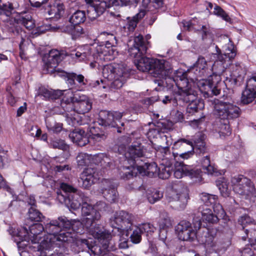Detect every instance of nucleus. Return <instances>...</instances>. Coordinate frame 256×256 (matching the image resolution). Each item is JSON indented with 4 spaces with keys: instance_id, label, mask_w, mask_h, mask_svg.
Instances as JSON below:
<instances>
[{
    "instance_id": "1",
    "label": "nucleus",
    "mask_w": 256,
    "mask_h": 256,
    "mask_svg": "<svg viewBox=\"0 0 256 256\" xmlns=\"http://www.w3.org/2000/svg\"><path fill=\"white\" fill-rule=\"evenodd\" d=\"M88 201H84L82 206V214L86 217L83 219V222L87 232L93 237L100 238V241L106 246V242L109 240L110 236L108 230H102L100 228L98 222L101 218L99 210H105L106 204L104 202H99L94 208L88 204Z\"/></svg>"
},
{
    "instance_id": "2",
    "label": "nucleus",
    "mask_w": 256,
    "mask_h": 256,
    "mask_svg": "<svg viewBox=\"0 0 256 256\" xmlns=\"http://www.w3.org/2000/svg\"><path fill=\"white\" fill-rule=\"evenodd\" d=\"M70 226V221L64 216L46 224L44 230L48 235L43 238L40 242V246L42 248L49 250L56 244V242L73 243L76 236L66 230Z\"/></svg>"
},
{
    "instance_id": "3",
    "label": "nucleus",
    "mask_w": 256,
    "mask_h": 256,
    "mask_svg": "<svg viewBox=\"0 0 256 256\" xmlns=\"http://www.w3.org/2000/svg\"><path fill=\"white\" fill-rule=\"evenodd\" d=\"M198 229L202 234H197L196 226L194 228L192 226L184 232L180 234L178 237L179 239L184 241L193 242L196 240L204 244L206 252H218L220 248L216 240V232L214 230H210L207 228L200 229L201 223L199 222L198 223Z\"/></svg>"
},
{
    "instance_id": "4",
    "label": "nucleus",
    "mask_w": 256,
    "mask_h": 256,
    "mask_svg": "<svg viewBox=\"0 0 256 256\" xmlns=\"http://www.w3.org/2000/svg\"><path fill=\"white\" fill-rule=\"evenodd\" d=\"M136 65L138 69L143 72H148L154 77L166 80L171 73L172 68L168 62L165 60L142 56L136 59Z\"/></svg>"
},
{
    "instance_id": "5",
    "label": "nucleus",
    "mask_w": 256,
    "mask_h": 256,
    "mask_svg": "<svg viewBox=\"0 0 256 256\" xmlns=\"http://www.w3.org/2000/svg\"><path fill=\"white\" fill-rule=\"evenodd\" d=\"M110 237L109 240H106V246L100 241V239L94 237L97 239L99 244L101 246L95 244L91 246L87 239L84 238H76L72 244L78 248L79 252L81 250L80 256H90L93 254L94 256H100L102 254L104 250L108 251H114L116 250V244H115V238H112V236L109 232Z\"/></svg>"
},
{
    "instance_id": "6",
    "label": "nucleus",
    "mask_w": 256,
    "mask_h": 256,
    "mask_svg": "<svg viewBox=\"0 0 256 256\" xmlns=\"http://www.w3.org/2000/svg\"><path fill=\"white\" fill-rule=\"evenodd\" d=\"M60 188L63 192H57V198L64 202L68 208L73 210L78 209L85 200H89V198L84 193L78 191L73 186L66 184L62 183Z\"/></svg>"
},
{
    "instance_id": "7",
    "label": "nucleus",
    "mask_w": 256,
    "mask_h": 256,
    "mask_svg": "<svg viewBox=\"0 0 256 256\" xmlns=\"http://www.w3.org/2000/svg\"><path fill=\"white\" fill-rule=\"evenodd\" d=\"M61 105L64 110L68 112L65 116L66 121L69 125L73 126L82 124V122L79 121V116L75 114V112L78 114H84L88 112L92 108L90 100L86 96H82L74 104L62 102Z\"/></svg>"
},
{
    "instance_id": "8",
    "label": "nucleus",
    "mask_w": 256,
    "mask_h": 256,
    "mask_svg": "<svg viewBox=\"0 0 256 256\" xmlns=\"http://www.w3.org/2000/svg\"><path fill=\"white\" fill-rule=\"evenodd\" d=\"M232 74L228 69L226 68L224 71L220 70V71L216 72L210 75L207 80L214 86H218L219 88V83L223 78L226 86L234 88L238 82H242L243 76L241 74L242 68L240 64L236 63L235 66L232 65Z\"/></svg>"
},
{
    "instance_id": "9",
    "label": "nucleus",
    "mask_w": 256,
    "mask_h": 256,
    "mask_svg": "<svg viewBox=\"0 0 256 256\" xmlns=\"http://www.w3.org/2000/svg\"><path fill=\"white\" fill-rule=\"evenodd\" d=\"M214 104L216 114L221 120L228 121L238 118L240 115V108L232 103L214 100Z\"/></svg>"
},
{
    "instance_id": "10",
    "label": "nucleus",
    "mask_w": 256,
    "mask_h": 256,
    "mask_svg": "<svg viewBox=\"0 0 256 256\" xmlns=\"http://www.w3.org/2000/svg\"><path fill=\"white\" fill-rule=\"evenodd\" d=\"M190 72L184 71L182 69L178 70L174 74V76H172V70L168 77L166 79H170L174 82L178 88V94L176 97V100H178L180 98L183 97L184 93L186 95L190 93H194V91L191 86V82L188 80V76Z\"/></svg>"
},
{
    "instance_id": "11",
    "label": "nucleus",
    "mask_w": 256,
    "mask_h": 256,
    "mask_svg": "<svg viewBox=\"0 0 256 256\" xmlns=\"http://www.w3.org/2000/svg\"><path fill=\"white\" fill-rule=\"evenodd\" d=\"M234 191L247 199L254 195L256 188L251 180L243 175H238L232 178Z\"/></svg>"
},
{
    "instance_id": "12",
    "label": "nucleus",
    "mask_w": 256,
    "mask_h": 256,
    "mask_svg": "<svg viewBox=\"0 0 256 256\" xmlns=\"http://www.w3.org/2000/svg\"><path fill=\"white\" fill-rule=\"evenodd\" d=\"M134 216L126 211L121 210L116 212L110 218V226L118 230H126L128 233L132 230Z\"/></svg>"
},
{
    "instance_id": "13",
    "label": "nucleus",
    "mask_w": 256,
    "mask_h": 256,
    "mask_svg": "<svg viewBox=\"0 0 256 256\" xmlns=\"http://www.w3.org/2000/svg\"><path fill=\"white\" fill-rule=\"evenodd\" d=\"M64 54L57 50H52L43 57V61L44 64V68L48 73L54 74V76H58L57 72L61 71L56 68L59 63L64 58Z\"/></svg>"
},
{
    "instance_id": "14",
    "label": "nucleus",
    "mask_w": 256,
    "mask_h": 256,
    "mask_svg": "<svg viewBox=\"0 0 256 256\" xmlns=\"http://www.w3.org/2000/svg\"><path fill=\"white\" fill-rule=\"evenodd\" d=\"M217 54H214V57L216 56V60L214 62L212 69L216 70V67L219 64V62H221L222 66L220 69L222 71L227 69L226 66L228 64H230V62L236 56V49L232 44L228 43L224 50V54L220 52V50H217Z\"/></svg>"
},
{
    "instance_id": "15",
    "label": "nucleus",
    "mask_w": 256,
    "mask_h": 256,
    "mask_svg": "<svg viewBox=\"0 0 256 256\" xmlns=\"http://www.w3.org/2000/svg\"><path fill=\"white\" fill-rule=\"evenodd\" d=\"M122 116V114L118 112L102 111L100 114L99 123L104 126L116 128L117 132L120 133L122 128L118 126V122L120 123L122 126H124V123L120 121Z\"/></svg>"
},
{
    "instance_id": "16",
    "label": "nucleus",
    "mask_w": 256,
    "mask_h": 256,
    "mask_svg": "<svg viewBox=\"0 0 256 256\" xmlns=\"http://www.w3.org/2000/svg\"><path fill=\"white\" fill-rule=\"evenodd\" d=\"M167 199L169 202H180L179 206L183 208L186 204L188 196L186 189L182 186L180 183L178 182L172 185V190L167 196Z\"/></svg>"
},
{
    "instance_id": "17",
    "label": "nucleus",
    "mask_w": 256,
    "mask_h": 256,
    "mask_svg": "<svg viewBox=\"0 0 256 256\" xmlns=\"http://www.w3.org/2000/svg\"><path fill=\"white\" fill-rule=\"evenodd\" d=\"M148 44V42L144 40L142 35L138 34L135 36L133 46L128 49L130 56L134 58V64L136 62V59H140L146 53Z\"/></svg>"
},
{
    "instance_id": "18",
    "label": "nucleus",
    "mask_w": 256,
    "mask_h": 256,
    "mask_svg": "<svg viewBox=\"0 0 256 256\" xmlns=\"http://www.w3.org/2000/svg\"><path fill=\"white\" fill-rule=\"evenodd\" d=\"M91 160L92 162L96 164H100V166L104 167L109 166L110 164L109 158L102 154L92 156L86 153L80 152L76 157L77 162L80 166H84L88 164L90 162Z\"/></svg>"
},
{
    "instance_id": "19",
    "label": "nucleus",
    "mask_w": 256,
    "mask_h": 256,
    "mask_svg": "<svg viewBox=\"0 0 256 256\" xmlns=\"http://www.w3.org/2000/svg\"><path fill=\"white\" fill-rule=\"evenodd\" d=\"M118 5L119 2L118 0L96 1L93 3L92 8L88 10V17L92 20H94L103 14L106 8Z\"/></svg>"
},
{
    "instance_id": "20",
    "label": "nucleus",
    "mask_w": 256,
    "mask_h": 256,
    "mask_svg": "<svg viewBox=\"0 0 256 256\" xmlns=\"http://www.w3.org/2000/svg\"><path fill=\"white\" fill-rule=\"evenodd\" d=\"M256 98V75L252 74L248 77L246 81V88L242 93V102L247 104Z\"/></svg>"
},
{
    "instance_id": "21",
    "label": "nucleus",
    "mask_w": 256,
    "mask_h": 256,
    "mask_svg": "<svg viewBox=\"0 0 256 256\" xmlns=\"http://www.w3.org/2000/svg\"><path fill=\"white\" fill-rule=\"evenodd\" d=\"M178 100H181L186 103L189 102L186 108V111L187 113L190 115H192L194 113L198 112L204 107L203 102L197 98L196 92L194 93H190L188 95L184 93V94H183V97L180 98Z\"/></svg>"
},
{
    "instance_id": "22",
    "label": "nucleus",
    "mask_w": 256,
    "mask_h": 256,
    "mask_svg": "<svg viewBox=\"0 0 256 256\" xmlns=\"http://www.w3.org/2000/svg\"><path fill=\"white\" fill-rule=\"evenodd\" d=\"M156 156L160 166H172L177 162L178 153L171 152L169 147H158L156 150Z\"/></svg>"
},
{
    "instance_id": "23",
    "label": "nucleus",
    "mask_w": 256,
    "mask_h": 256,
    "mask_svg": "<svg viewBox=\"0 0 256 256\" xmlns=\"http://www.w3.org/2000/svg\"><path fill=\"white\" fill-rule=\"evenodd\" d=\"M116 184L110 180L105 179L102 181L101 192L103 196L111 203L115 202L118 200Z\"/></svg>"
},
{
    "instance_id": "24",
    "label": "nucleus",
    "mask_w": 256,
    "mask_h": 256,
    "mask_svg": "<svg viewBox=\"0 0 256 256\" xmlns=\"http://www.w3.org/2000/svg\"><path fill=\"white\" fill-rule=\"evenodd\" d=\"M144 152L142 146L140 144L132 145L128 148L124 154L126 161L130 162L132 164L136 165L142 162L140 158L143 156Z\"/></svg>"
},
{
    "instance_id": "25",
    "label": "nucleus",
    "mask_w": 256,
    "mask_h": 256,
    "mask_svg": "<svg viewBox=\"0 0 256 256\" xmlns=\"http://www.w3.org/2000/svg\"><path fill=\"white\" fill-rule=\"evenodd\" d=\"M200 199L206 206H212L216 214L220 216H224L225 212L222 206L218 202L217 196L202 193L201 194Z\"/></svg>"
},
{
    "instance_id": "26",
    "label": "nucleus",
    "mask_w": 256,
    "mask_h": 256,
    "mask_svg": "<svg viewBox=\"0 0 256 256\" xmlns=\"http://www.w3.org/2000/svg\"><path fill=\"white\" fill-rule=\"evenodd\" d=\"M82 181V186L84 188H88L92 184L96 182L99 177L94 168H86L81 174Z\"/></svg>"
},
{
    "instance_id": "27",
    "label": "nucleus",
    "mask_w": 256,
    "mask_h": 256,
    "mask_svg": "<svg viewBox=\"0 0 256 256\" xmlns=\"http://www.w3.org/2000/svg\"><path fill=\"white\" fill-rule=\"evenodd\" d=\"M180 167L176 169L174 175L176 178H180L184 176H188L191 178H198L200 176V171L196 169L194 170L190 166L184 164L183 162H180Z\"/></svg>"
},
{
    "instance_id": "28",
    "label": "nucleus",
    "mask_w": 256,
    "mask_h": 256,
    "mask_svg": "<svg viewBox=\"0 0 256 256\" xmlns=\"http://www.w3.org/2000/svg\"><path fill=\"white\" fill-rule=\"evenodd\" d=\"M44 230H45L44 228L41 224H36L30 227L29 237L32 243L39 244L38 249L42 250H46L40 246V242L43 240L41 235Z\"/></svg>"
},
{
    "instance_id": "29",
    "label": "nucleus",
    "mask_w": 256,
    "mask_h": 256,
    "mask_svg": "<svg viewBox=\"0 0 256 256\" xmlns=\"http://www.w3.org/2000/svg\"><path fill=\"white\" fill-rule=\"evenodd\" d=\"M69 138L74 143L80 146H84L90 142L87 134L82 129H75L70 132Z\"/></svg>"
},
{
    "instance_id": "30",
    "label": "nucleus",
    "mask_w": 256,
    "mask_h": 256,
    "mask_svg": "<svg viewBox=\"0 0 256 256\" xmlns=\"http://www.w3.org/2000/svg\"><path fill=\"white\" fill-rule=\"evenodd\" d=\"M200 90L205 97H210L214 95H218L221 89L218 86H214L206 80H202L199 84Z\"/></svg>"
},
{
    "instance_id": "31",
    "label": "nucleus",
    "mask_w": 256,
    "mask_h": 256,
    "mask_svg": "<svg viewBox=\"0 0 256 256\" xmlns=\"http://www.w3.org/2000/svg\"><path fill=\"white\" fill-rule=\"evenodd\" d=\"M184 144L190 146H191V150L180 154L178 153L176 162H178V160H180V159L187 160L192 157L194 154V146L193 143L189 140L185 138H180L174 142V146L176 148H180L181 147L183 148L185 146Z\"/></svg>"
},
{
    "instance_id": "32",
    "label": "nucleus",
    "mask_w": 256,
    "mask_h": 256,
    "mask_svg": "<svg viewBox=\"0 0 256 256\" xmlns=\"http://www.w3.org/2000/svg\"><path fill=\"white\" fill-rule=\"evenodd\" d=\"M57 74L59 76L66 78L67 82L71 86H73L75 85V80L80 85L86 84V80L84 76L81 74H78L74 72L68 73L64 71H58Z\"/></svg>"
},
{
    "instance_id": "33",
    "label": "nucleus",
    "mask_w": 256,
    "mask_h": 256,
    "mask_svg": "<svg viewBox=\"0 0 256 256\" xmlns=\"http://www.w3.org/2000/svg\"><path fill=\"white\" fill-rule=\"evenodd\" d=\"M136 166L139 168L140 173H144L150 177H152L158 174V168L156 162H144V164L142 162L136 164Z\"/></svg>"
},
{
    "instance_id": "34",
    "label": "nucleus",
    "mask_w": 256,
    "mask_h": 256,
    "mask_svg": "<svg viewBox=\"0 0 256 256\" xmlns=\"http://www.w3.org/2000/svg\"><path fill=\"white\" fill-rule=\"evenodd\" d=\"M70 56L73 58H76L80 62L88 60L91 56L90 48L88 46L78 48L71 53Z\"/></svg>"
},
{
    "instance_id": "35",
    "label": "nucleus",
    "mask_w": 256,
    "mask_h": 256,
    "mask_svg": "<svg viewBox=\"0 0 256 256\" xmlns=\"http://www.w3.org/2000/svg\"><path fill=\"white\" fill-rule=\"evenodd\" d=\"M90 137L89 140L96 143L104 141L106 138V135L104 130L97 126H92L90 128Z\"/></svg>"
},
{
    "instance_id": "36",
    "label": "nucleus",
    "mask_w": 256,
    "mask_h": 256,
    "mask_svg": "<svg viewBox=\"0 0 256 256\" xmlns=\"http://www.w3.org/2000/svg\"><path fill=\"white\" fill-rule=\"evenodd\" d=\"M64 10L65 8L64 4L58 2L50 6V10H48L46 14L50 16L49 18L58 20L63 16Z\"/></svg>"
},
{
    "instance_id": "37",
    "label": "nucleus",
    "mask_w": 256,
    "mask_h": 256,
    "mask_svg": "<svg viewBox=\"0 0 256 256\" xmlns=\"http://www.w3.org/2000/svg\"><path fill=\"white\" fill-rule=\"evenodd\" d=\"M128 163L130 166H124L120 173L121 178L124 180H130L136 176L138 172H139L138 166H136L135 164H132L130 162Z\"/></svg>"
},
{
    "instance_id": "38",
    "label": "nucleus",
    "mask_w": 256,
    "mask_h": 256,
    "mask_svg": "<svg viewBox=\"0 0 256 256\" xmlns=\"http://www.w3.org/2000/svg\"><path fill=\"white\" fill-rule=\"evenodd\" d=\"M198 212L201 213L202 218L210 224H216L218 222V218L216 214H212V211L208 208H204V206L198 208Z\"/></svg>"
},
{
    "instance_id": "39",
    "label": "nucleus",
    "mask_w": 256,
    "mask_h": 256,
    "mask_svg": "<svg viewBox=\"0 0 256 256\" xmlns=\"http://www.w3.org/2000/svg\"><path fill=\"white\" fill-rule=\"evenodd\" d=\"M70 226L67 228V231H70L72 234H74L76 238H81L77 234L80 235L84 233L86 230L84 222H80L79 220L70 221Z\"/></svg>"
},
{
    "instance_id": "40",
    "label": "nucleus",
    "mask_w": 256,
    "mask_h": 256,
    "mask_svg": "<svg viewBox=\"0 0 256 256\" xmlns=\"http://www.w3.org/2000/svg\"><path fill=\"white\" fill-rule=\"evenodd\" d=\"M202 36L204 41L208 42V44H212L214 39V30L209 24L202 25L200 26L198 31Z\"/></svg>"
},
{
    "instance_id": "41",
    "label": "nucleus",
    "mask_w": 256,
    "mask_h": 256,
    "mask_svg": "<svg viewBox=\"0 0 256 256\" xmlns=\"http://www.w3.org/2000/svg\"><path fill=\"white\" fill-rule=\"evenodd\" d=\"M145 14L146 10H141L132 18H128L127 23L124 26V28H127L130 32H133L136 28L138 21L143 18Z\"/></svg>"
},
{
    "instance_id": "42",
    "label": "nucleus",
    "mask_w": 256,
    "mask_h": 256,
    "mask_svg": "<svg viewBox=\"0 0 256 256\" xmlns=\"http://www.w3.org/2000/svg\"><path fill=\"white\" fill-rule=\"evenodd\" d=\"M205 136L202 133H199L196 136L194 146L196 152L200 154H204L207 152V148L204 142Z\"/></svg>"
},
{
    "instance_id": "43",
    "label": "nucleus",
    "mask_w": 256,
    "mask_h": 256,
    "mask_svg": "<svg viewBox=\"0 0 256 256\" xmlns=\"http://www.w3.org/2000/svg\"><path fill=\"white\" fill-rule=\"evenodd\" d=\"M120 72L119 68H116L111 64L105 66L102 69V74L105 78L112 80L116 78V73Z\"/></svg>"
},
{
    "instance_id": "44",
    "label": "nucleus",
    "mask_w": 256,
    "mask_h": 256,
    "mask_svg": "<svg viewBox=\"0 0 256 256\" xmlns=\"http://www.w3.org/2000/svg\"><path fill=\"white\" fill-rule=\"evenodd\" d=\"M19 6V4L17 2H7L3 4L2 6L0 4V14H4L6 16H10L14 10Z\"/></svg>"
},
{
    "instance_id": "45",
    "label": "nucleus",
    "mask_w": 256,
    "mask_h": 256,
    "mask_svg": "<svg viewBox=\"0 0 256 256\" xmlns=\"http://www.w3.org/2000/svg\"><path fill=\"white\" fill-rule=\"evenodd\" d=\"M218 127L216 130L220 134V136H230L232 132V130L229 125V122L227 120H221L217 124Z\"/></svg>"
},
{
    "instance_id": "46",
    "label": "nucleus",
    "mask_w": 256,
    "mask_h": 256,
    "mask_svg": "<svg viewBox=\"0 0 256 256\" xmlns=\"http://www.w3.org/2000/svg\"><path fill=\"white\" fill-rule=\"evenodd\" d=\"M240 232L242 239L243 240H246L248 238L251 246L256 242V230L255 229H244V230H240Z\"/></svg>"
},
{
    "instance_id": "47",
    "label": "nucleus",
    "mask_w": 256,
    "mask_h": 256,
    "mask_svg": "<svg viewBox=\"0 0 256 256\" xmlns=\"http://www.w3.org/2000/svg\"><path fill=\"white\" fill-rule=\"evenodd\" d=\"M127 74L124 72L116 73V78L113 79L111 83V88L114 89H118L122 88L126 82V77Z\"/></svg>"
},
{
    "instance_id": "48",
    "label": "nucleus",
    "mask_w": 256,
    "mask_h": 256,
    "mask_svg": "<svg viewBox=\"0 0 256 256\" xmlns=\"http://www.w3.org/2000/svg\"><path fill=\"white\" fill-rule=\"evenodd\" d=\"M146 197L150 204H154L163 197V193L156 189L150 190L147 191Z\"/></svg>"
},
{
    "instance_id": "49",
    "label": "nucleus",
    "mask_w": 256,
    "mask_h": 256,
    "mask_svg": "<svg viewBox=\"0 0 256 256\" xmlns=\"http://www.w3.org/2000/svg\"><path fill=\"white\" fill-rule=\"evenodd\" d=\"M86 14L84 11L77 10L70 18V22L74 24L79 25L86 20Z\"/></svg>"
},
{
    "instance_id": "50",
    "label": "nucleus",
    "mask_w": 256,
    "mask_h": 256,
    "mask_svg": "<svg viewBox=\"0 0 256 256\" xmlns=\"http://www.w3.org/2000/svg\"><path fill=\"white\" fill-rule=\"evenodd\" d=\"M165 0H150V2L148 7L145 8L148 10L154 11L155 10H164L166 9V5L164 3Z\"/></svg>"
},
{
    "instance_id": "51",
    "label": "nucleus",
    "mask_w": 256,
    "mask_h": 256,
    "mask_svg": "<svg viewBox=\"0 0 256 256\" xmlns=\"http://www.w3.org/2000/svg\"><path fill=\"white\" fill-rule=\"evenodd\" d=\"M207 66V62L204 58L200 56L194 65V68L196 71L198 70V74L199 76H204L206 72V68Z\"/></svg>"
},
{
    "instance_id": "52",
    "label": "nucleus",
    "mask_w": 256,
    "mask_h": 256,
    "mask_svg": "<svg viewBox=\"0 0 256 256\" xmlns=\"http://www.w3.org/2000/svg\"><path fill=\"white\" fill-rule=\"evenodd\" d=\"M201 164L204 170H205L206 172L208 174H212L216 171V169L214 166L210 164L209 156H204L202 160Z\"/></svg>"
},
{
    "instance_id": "53",
    "label": "nucleus",
    "mask_w": 256,
    "mask_h": 256,
    "mask_svg": "<svg viewBox=\"0 0 256 256\" xmlns=\"http://www.w3.org/2000/svg\"><path fill=\"white\" fill-rule=\"evenodd\" d=\"M160 229V232H162V229H164L166 228H169L172 226V224L168 214L164 212L161 213L160 215V220L158 222Z\"/></svg>"
},
{
    "instance_id": "54",
    "label": "nucleus",
    "mask_w": 256,
    "mask_h": 256,
    "mask_svg": "<svg viewBox=\"0 0 256 256\" xmlns=\"http://www.w3.org/2000/svg\"><path fill=\"white\" fill-rule=\"evenodd\" d=\"M182 24L185 30L188 31H198L200 26H201L200 25H198V20L196 18L189 21L184 20Z\"/></svg>"
},
{
    "instance_id": "55",
    "label": "nucleus",
    "mask_w": 256,
    "mask_h": 256,
    "mask_svg": "<svg viewBox=\"0 0 256 256\" xmlns=\"http://www.w3.org/2000/svg\"><path fill=\"white\" fill-rule=\"evenodd\" d=\"M28 218L32 221L40 222L44 218L42 214L34 207H30L29 208Z\"/></svg>"
},
{
    "instance_id": "56",
    "label": "nucleus",
    "mask_w": 256,
    "mask_h": 256,
    "mask_svg": "<svg viewBox=\"0 0 256 256\" xmlns=\"http://www.w3.org/2000/svg\"><path fill=\"white\" fill-rule=\"evenodd\" d=\"M172 166H161L158 168V176L162 179L168 178L172 172Z\"/></svg>"
},
{
    "instance_id": "57",
    "label": "nucleus",
    "mask_w": 256,
    "mask_h": 256,
    "mask_svg": "<svg viewBox=\"0 0 256 256\" xmlns=\"http://www.w3.org/2000/svg\"><path fill=\"white\" fill-rule=\"evenodd\" d=\"M192 224L188 221L182 220L177 225L176 230L178 236L189 229Z\"/></svg>"
},
{
    "instance_id": "58",
    "label": "nucleus",
    "mask_w": 256,
    "mask_h": 256,
    "mask_svg": "<svg viewBox=\"0 0 256 256\" xmlns=\"http://www.w3.org/2000/svg\"><path fill=\"white\" fill-rule=\"evenodd\" d=\"M238 223L242 226V230H244V229H247L246 228L248 226L254 224V221L250 216L244 215L239 218Z\"/></svg>"
},
{
    "instance_id": "59",
    "label": "nucleus",
    "mask_w": 256,
    "mask_h": 256,
    "mask_svg": "<svg viewBox=\"0 0 256 256\" xmlns=\"http://www.w3.org/2000/svg\"><path fill=\"white\" fill-rule=\"evenodd\" d=\"M214 13L215 14L220 16L224 20L228 22H231L232 21V19L226 12L218 6H216L214 8Z\"/></svg>"
},
{
    "instance_id": "60",
    "label": "nucleus",
    "mask_w": 256,
    "mask_h": 256,
    "mask_svg": "<svg viewBox=\"0 0 256 256\" xmlns=\"http://www.w3.org/2000/svg\"><path fill=\"white\" fill-rule=\"evenodd\" d=\"M142 231L140 228L138 227H135L132 234L130 236L132 242L135 244L139 243L142 240Z\"/></svg>"
},
{
    "instance_id": "61",
    "label": "nucleus",
    "mask_w": 256,
    "mask_h": 256,
    "mask_svg": "<svg viewBox=\"0 0 256 256\" xmlns=\"http://www.w3.org/2000/svg\"><path fill=\"white\" fill-rule=\"evenodd\" d=\"M24 235H22L21 234H22V232H18L17 234V236L16 237L19 238V241H16V243L18 244V248H20L22 245H25L26 246V244H22V243L25 241H26V242H28V241H27V240L28 238H30L29 237V234L26 229H24Z\"/></svg>"
},
{
    "instance_id": "62",
    "label": "nucleus",
    "mask_w": 256,
    "mask_h": 256,
    "mask_svg": "<svg viewBox=\"0 0 256 256\" xmlns=\"http://www.w3.org/2000/svg\"><path fill=\"white\" fill-rule=\"evenodd\" d=\"M112 238H115V244L117 247V244L118 243V246L120 248L125 249L128 248V240L124 238H121L119 236H112Z\"/></svg>"
},
{
    "instance_id": "63",
    "label": "nucleus",
    "mask_w": 256,
    "mask_h": 256,
    "mask_svg": "<svg viewBox=\"0 0 256 256\" xmlns=\"http://www.w3.org/2000/svg\"><path fill=\"white\" fill-rule=\"evenodd\" d=\"M142 233L151 234L156 230V228L150 223H144L138 227Z\"/></svg>"
},
{
    "instance_id": "64",
    "label": "nucleus",
    "mask_w": 256,
    "mask_h": 256,
    "mask_svg": "<svg viewBox=\"0 0 256 256\" xmlns=\"http://www.w3.org/2000/svg\"><path fill=\"white\" fill-rule=\"evenodd\" d=\"M70 34L72 39H76L84 33L82 28L80 25L74 24Z\"/></svg>"
}]
</instances>
